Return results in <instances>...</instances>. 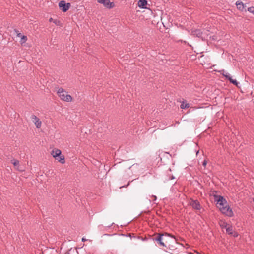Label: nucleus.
Returning <instances> with one entry per match:
<instances>
[{
  "label": "nucleus",
  "mask_w": 254,
  "mask_h": 254,
  "mask_svg": "<svg viewBox=\"0 0 254 254\" xmlns=\"http://www.w3.org/2000/svg\"><path fill=\"white\" fill-rule=\"evenodd\" d=\"M156 236L152 238L153 240L154 241H156L157 243L161 246L163 247H167V245L166 243L167 242L166 237H170L174 240V242L176 244H177V239L176 238L175 236L169 234L167 233H157L156 234Z\"/></svg>",
  "instance_id": "nucleus-1"
},
{
  "label": "nucleus",
  "mask_w": 254,
  "mask_h": 254,
  "mask_svg": "<svg viewBox=\"0 0 254 254\" xmlns=\"http://www.w3.org/2000/svg\"><path fill=\"white\" fill-rule=\"evenodd\" d=\"M57 94L62 100L68 102H71L72 101V97L71 96L67 94V92L62 88L58 89Z\"/></svg>",
  "instance_id": "nucleus-2"
},
{
  "label": "nucleus",
  "mask_w": 254,
  "mask_h": 254,
  "mask_svg": "<svg viewBox=\"0 0 254 254\" xmlns=\"http://www.w3.org/2000/svg\"><path fill=\"white\" fill-rule=\"evenodd\" d=\"M189 205L191 206L194 210H200L201 209V206L198 200L190 199Z\"/></svg>",
  "instance_id": "nucleus-3"
},
{
  "label": "nucleus",
  "mask_w": 254,
  "mask_h": 254,
  "mask_svg": "<svg viewBox=\"0 0 254 254\" xmlns=\"http://www.w3.org/2000/svg\"><path fill=\"white\" fill-rule=\"evenodd\" d=\"M219 209L222 213L228 216L231 217L233 215V212L228 204L225 206V207H219Z\"/></svg>",
  "instance_id": "nucleus-4"
},
{
  "label": "nucleus",
  "mask_w": 254,
  "mask_h": 254,
  "mask_svg": "<svg viewBox=\"0 0 254 254\" xmlns=\"http://www.w3.org/2000/svg\"><path fill=\"white\" fill-rule=\"evenodd\" d=\"M59 6L64 12H65L69 9L70 7V3H66L65 1L62 0L59 3Z\"/></svg>",
  "instance_id": "nucleus-5"
},
{
  "label": "nucleus",
  "mask_w": 254,
  "mask_h": 254,
  "mask_svg": "<svg viewBox=\"0 0 254 254\" xmlns=\"http://www.w3.org/2000/svg\"><path fill=\"white\" fill-rule=\"evenodd\" d=\"M97 1L99 3L103 4L104 6L108 8H111L114 6V3L111 2L110 0H97Z\"/></svg>",
  "instance_id": "nucleus-6"
},
{
  "label": "nucleus",
  "mask_w": 254,
  "mask_h": 254,
  "mask_svg": "<svg viewBox=\"0 0 254 254\" xmlns=\"http://www.w3.org/2000/svg\"><path fill=\"white\" fill-rule=\"evenodd\" d=\"M32 122L34 123L37 128H40L42 126V122L40 119L35 115H32L31 117Z\"/></svg>",
  "instance_id": "nucleus-7"
},
{
  "label": "nucleus",
  "mask_w": 254,
  "mask_h": 254,
  "mask_svg": "<svg viewBox=\"0 0 254 254\" xmlns=\"http://www.w3.org/2000/svg\"><path fill=\"white\" fill-rule=\"evenodd\" d=\"M221 72L223 75L232 84L235 85H237L238 84V82L236 81V80L233 79L229 74L227 72H225L224 70H222Z\"/></svg>",
  "instance_id": "nucleus-8"
},
{
  "label": "nucleus",
  "mask_w": 254,
  "mask_h": 254,
  "mask_svg": "<svg viewBox=\"0 0 254 254\" xmlns=\"http://www.w3.org/2000/svg\"><path fill=\"white\" fill-rule=\"evenodd\" d=\"M217 204H219L220 207H225L227 205L226 200L221 196H219L217 200Z\"/></svg>",
  "instance_id": "nucleus-9"
},
{
  "label": "nucleus",
  "mask_w": 254,
  "mask_h": 254,
  "mask_svg": "<svg viewBox=\"0 0 254 254\" xmlns=\"http://www.w3.org/2000/svg\"><path fill=\"white\" fill-rule=\"evenodd\" d=\"M191 34L194 36L203 38V32L200 29H195L194 30H192Z\"/></svg>",
  "instance_id": "nucleus-10"
},
{
  "label": "nucleus",
  "mask_w": 254,
  "mask_h": 254,
  "mask_svg": "<svg viewBox=\"0 0 254 254\" xmlns=\"http://www.w3.org/2000/svg\"><path fill=\"white\" fill-rule=\"evenodd\" d=\"M167 248L171 251L170 253L172 254H178L179 253V249L177 248H175V247L172 245H169Z\"/></svg>",
  "instance_id": "nucleus-11"
},
{
  "label": "nucleus",
  "mask_w": 254,
  "mask_h": 254,
  "mask_svg": "<svg viewBox=\"0 0 254 254\" xmlns=\"http://www.w3.org/2000/svg\"><path fill=\"white\" fill-rule=\"evenodd\" d=\"M61 151L58 149H55L51 152V155L55 159H56L57 157H59L60 155H61Z\"/></svg>",
  "instance_id": "nucleus-12"
},
{
  "label": "nucleus",
  "mask_w": 254,
  "mask_h": 254,
  "mask_svg": "<svg viewBox=\"0 0 254 254\" xmlns=\"http://www.w3.org/2000/svg\"><path fill=\"white\" fill-rule=\"evenodd\" d=\"M147 4V1L146 0H139L138 2V6L140 8H146V6Z\"/></svg>",
  "instance_id": "nucleus-13"
},
{
  "label": "nucleus",
  "mask_w": 254,
  "mask_h": 254,
  "mask_svg": "<svg viewBox=\"0 0 254 254\" xmlns=\"http://www.w3.org/2000/svg\"><path fill=\"white\" fill-rule=\"evenodd\" d=\"M236 5L238 9L241 11H243V10L246 7V5L242 1H237L236 2Z\"/></svg>",
  "instance_id": "nucleus-14"
},
{
  "label": "nucleus",
  "mask_w": 254,
  "mask_h": 254,
  "mask_svg": "<svg viewBox=\"0 0 254 254\" xmlns=\"http://www.w3.org/2000/svg\"><path fill=\"white\" fill-rule=\"evenodd\" d=\"M189 107H190V104L189 103H187L186 102V101L184 100L181 103V104L180 105V108L182 109H185L189 108Z\"/></svg>",
  "instance_id": "nucleus-15"
},
{
  "label": "nucleus",
  "mask_w": 254,
  "mask_h": 254,
  "mask_svg": "<svg viewBox=\"0 0 254 254\" xmlns=\"http://www.w3.org/2000/svg\"><path fill=\"white\" fill-rule=\"evenodd\" d=\"M56 159L62 164H64L65 163V158L64 155H60L59 157H57Z\"/></svg>",
  "instance_id": "nucleus-16"
},
{
  "label": "nucleus",
  "mask_w": 254,
  "mask_h": 254,
  "mask_svg": "<svg viewBox=\"0 0 254 254\" xmlns=\"http://www.w3.org/2000/svg\"><path fill=\"white\" fill-rule=\"evenodd\" d=\"M226 232L229 235H232L233 233V227L231 226H228L226 228Z\"/></svg>",
  "instance_id": "nucleus-17"
},
{
  "label": "nucleus",
  "mask_w": 254,
  "mask_h": 254,
  "mask_svg": "<svg viewBox=\"0 0 254 254\" xmlns=\"http://www.w3.org/2000/svg\"><path fill=\"white\" fill-rule=\"evenodd\" d=\"M11 161L15 167L18 166L19 164V161L16 159H12Z\"/></svg>",
  "instance_id": "nucleus-18"
},
{
  "label": "nucleus",
  "mask_w": 254,
  "mask_h": 254,
  "mask_svg": "<svg viewBox=\"0 0 254 254\" xmlns=\"http://www.w3.org/2000/svg\"><path fill=\"white\" fill-rule=\"evenodd\" d=\"M27 40V37L25 35L22 36L21 38V43H25Z\"/></svg>",
  "instance_id": "nucleus-19"
},
{
  "label": "nucleus",
  "mask_w": 254,
  "mask_h": 254,
  "mask_svg": "<svg viewBox=\"0 0 254 254\" xmlns=\"http://www.w3.org/2000/svg\"><path fill=\"white\" fill-rule=\"evenodd\" d=\"M220 226L222 228H227V224L224 222H221L220 224Z\"/></svg>",
  "instance_id": "nucleus-20"
},
{
  "label": "nucleus",
  "mask_w": 254,
  "mask_h": 254,
  "mask_svg": "<svg viewBox=\"0 0 254 254\" xmlns=\"http://www.w3.org/2000/svg\"><path fill=\"white\" fill-rule=\"evenodd\" d=\"M248 11L249 12H250V13H252V14H254V7L252 6V7H249V8H248Z\"/></svg>",
  "instance_id": "nucleus-21"
},
{
  "label": "nucleus",
  "mask_w": 254,
  "mask_h": 254,
  "mask_svg": "<svg viewBox=\"0 0 254 254\" xmlns=\"http://www.w3.org/2000/svg\"><path fill=\"white\" fill-rule=\"evenodd\" d=\"M14 31L17 34V37L21 38L22 35V34L21 33H19V31L17 30L14 29Z\"/></svg>",
  "instance_id": "nucleus-22"
},
{
  "label": "nucleus",
  "mask_w": 254,
  "mask_h": 254,
  "mask_svg": "<svg viewBox=\"0 0 254 254\" xmlns=\"http://www.w3.org/2000/svg\"><path fill=\"white\" fill-rule=\"evenodd\" d=\"M207 162L206 160H204L203 162L202 165L203 166L205 167L207 165Z\"/></svg>",
  "instance_id": "nucleus-23"
},
{
  "label": "nucleus",
  "mask_w": 254,
  "mask_h": 254,
  "mask_svg": "<svg viewBox=\"0 0 254 254\" xmlns=\"http://www.w3.org/2000/svg\"><path fill=\"white\" fill-rule=\"evenodd\" d=\"M86 241H87V240L85 238L83 237V238H82V242H85Z\"/></svg>",
  "instance_id": "nucleus-24"
},
{
  "label": "nucleus",
  "mask_w": 254,
  "mask_h": 254,
  "mask_svg": "<svg viewBox=\"0 0 254 254\" xmlns=\"http://www.w3.org/2000/svg\"><path fill=\"white\" fill-rule=\"evenodd\" d=\"M188 254H193V253H191V252H190V253H188Z\"/></svg>",
  "instance_id": "nucleus-25"
},
{
  "label": "nucleus",
  "mask_w": 254,
  "mask_h": 254,
  "mask_svg": "<svg viewBox=\"0 0 254 254\" xmlns=\"http://www.w3.org/2000/svg\"><path fill=\"white\" fill-rule=\"evenodd\" d=\"M234 236L236 237V236H237V235H234Z\"/></svg>",
  "instance_id": "nucleus-26"
}]
</instances>
